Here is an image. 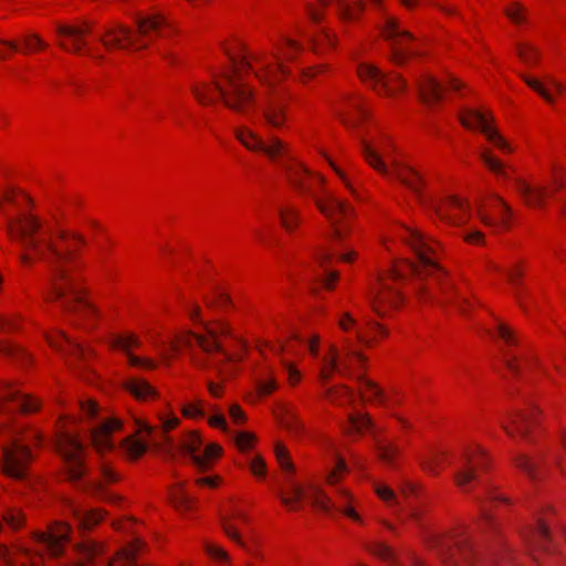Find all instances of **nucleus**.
<instances>
[{
	"instance_id": "obj_38",
	"label": "nucleus",
	"mask_w": 566,
	"mask_h": 566,
	"mask_svg": "<svg viewBox=\"0 0 566 566\" xmlns=\"http://www.w3.org/2000/svg\"><path fill=\"white\" fill-rule=\"evenodd\" d=\"M344 432L350 438L361 437L366 432H370L373 439L381 432L373 421V419L363 412H352L343 424Z\"/></svg>"
},
{
	"instance_id": "obj_54",
	"label": "nucleus",
	"mask_w": 566,
	"mask_h": 566,
	"mask_svg": "<svg viewBox=\"0 0 566 566\" xmlns=\"http://www.w3.org/2000/svg\"><path fill=\"white\" fill-rule=\"evenodd\" d=\"M503 14L515 27L522 28L528 23V10L518 1H509L503 7Z\"/></svg>"
},
{
	"instance_id": "obj_53",
	"label": "nucleus",
	"mask_w": 566,
	"mask_h": 566,
	"mask_svg": "<svg viewBox=\"0 0 566 566\" xmlns=\"http://www.w3.org/2000/svg\"><path fill=\"white\" fill-rule=\"evenodd\" d=\"M480 158L486 169L496 178L509 180L511 178V167L500 159L492 150L483 149Z\"/></svg>"
},
{
	"instance_id": "obj_29",
	"label": "nucleus",
	"mask_w": 566,
	"mask_h": 566,
	"mask_svg": "<svg viewBox=\"0 0 566 566\" xmlns=\"http://www.w3.org/2000/svg\"><path fill=\"white\" fill-rule=\"evenodd\" d=\"M71 526L64 522H54L49 525L46 532H33L32 538L36 544L45 548L53 557L63 554L65 545L69 542Z\"/></svg>"
},
{
	"instance_id": "obj_2",
	"label": "nucleus",
	"mask_w": 566,
	"mask_h": 566,
	"mask_svg": "<svg viewBox=\"0 0 566 566\" xmlns=\"http://www.w3.org/2000/svg\"><path fill=\"white\" fill-rule=\"evenodd\" d=\"M222 51L228 65L220 69L211 81L197 82L191 87L195 99L203 105L221 102L230 111L249 115L258 107V93L245 75L252 73L263 91L275 93L291 75L269 50L249 49L240 38L223 42Z\"/></svg>"
},
{
	"instance_id": "obj_40",
	"label": "nucleus",
	"mask_w": 566,
	"mask_h": 566,
	"mask_svg": "<svg viewBox=\"0 0 566 566\" xmlns=\"http://www.w3.org/2000/svg\"><path fill=\"white\" fill-rule=\"evenodd\" d=\"M108 347L112 350L122 352L129 363V356H136L134 350L142 348L143 340L139 334L134 331L113 333L108 338Z\"/></svg>"
},
{
	"instance_id": "obj_4",
	"label": "nucleus",
	"mask_w": 566,
	"mask_h": 566,
	"mask_svg": "<svg viewBox=\"0 0 566 566\" xmlns=\"http://www.w3.org/2000/svg\"><path fill=\"white\" fill-rule=\"evenodd\" d=\"M274 454L283 475L277 496L287 510L300 511L307 502L325 513L336 511L352 522L363 524L359 500L348 488L342 485L349 473V467L340 453L334 454V463L326 469L323 478L325 485L334 489L333 497L314 478H307L302 483L294 480L295 465L284 444L275 443Z\"/></svg>"
},
{
	"instance_id": "obj_59",
	"label": "nucleus",
	"mask_w": 566,
	"mask_h": 566,
	"mask_svg": "<svg viewBox=\"0 0 566 566\" xmlns=\"http://www.w3.org/2000/svg\"><path fill=\"white\" fill-rule=\"evenodd\" d=\"M159 432L161 434L163 442L168 447L174 449L175 442L170 438L169 432L175 430L180 424V419L174 415H159Z\"/></svg>"
},
{
	"instance_id": "obj_51",
	"label": "nucleus",
	"mask_w": 566,
	"mask_h": 566,
	"mask_svg": "<svg viewBox=\"0 0 566 566\" xmlns=\"http://www.w3.org/2000/svg\"><path fill=\"white\" fill-rule=\"evenodd\" d=\"M170 503L181 514L191 513L196 507V500L185 490L184 482L175 483L169 491Z\"/></svg>"
},
{
	"instance_id": "obj_56",
	"label": "nucleus",
	"mask_w": 566,
	"mask_h": 566,
	"mask_svg": "<svg viewBox=\"0 0 566 566\" xmlns=\"http://www.w3.org/2000/svg\"><path fill=\"white\" fill-rule=\"evenodd\" d=\"M203 551L208 558L217 566H231L232 558L229 552L212 541H206L203 543Z\"/></svg>"
},
{
	"instance_id": "obj_7",
	"label": "nucleus",
	"mask_w": 566,
	"mask_h": 566,
	"mask_svg": "<svg viewBox=\"0 0 566 566\" xmlns=\"http://www.w3.org/2000/svg\"><path fill=\"white\" fill-rule=\"evenodd\" d=\"M365 361L366 357L359 350L352 348L349 338L344 340L342 347L332 344L321 360L319 379L326 384L334 376H356L359 382L360 398L374 405L386 406L387 397L384 390L376 382L359 374Z\"/></svg>"
},
{
	"instance_id": "obj_6",
	"label": "nucleus",
	"mask_w": 566,
	"mask_h": 566,
	"mask_svg": "<svg viewBox=\"0 0 566 566\" xmlns=\"http://www.w3.org/2000/svg\"><path fill=\"white\" fill-rule=\"evenodd\" d=\"M284 169L290 181L313 199L317 210L329 223L333 238L336 241L346 240L356 219L354 206L327 189L323 175L310 170L303 164L292 163Z\"/></svg>"
},
{
	"instance_id": "obj_49",
	"label": "nucleus",
	"mask_w": 566,
	"mask_h": 566,
	"mask_svg": "<svg viewBox=\"0 0 566 566\" xmlns=\"http://www.w3.org/2000/svg\"><path fill=\"white\" fill-rule=\"evenodd\" d=\"M123 388L140 401L153 400L158 396L157 390L144 378L128 377L123 381Z\"/></svg>"
},
{
	"instance_id": "obj_64",
	"label": "nucleus",
	"mask_w": 566,
	"mask_h": 566,
	"mask_svg": "<svg viewBox=\"0 0 566 566\" xmlns=\"http://www.w3.org/2000/svg\"><path fill=\"white\" fill-rule=\"evenodd\" d=\"M462 229L461 238L463 242H465L469 245L474 247H484L486 243V237L485 233L481 230L475 228L472 222H470L468 226H464Z\"/></svg>"
},
{
	"instance_id": "obj_45",
	"label": "nucleus",
	"mask_w": 566,
	"mask_h": 566,
	"mask_svg": "<svg viewBox=\"0 0 566 566\" xmlns=\"http://www.w3.org/2000/svg\"><path fill=\"white\" fill-rule=\"evenodd\" d=\"M388 329L378 322L368 321L357 329V344L363 348H373L388 336Z\"/></svg>"
},
{
	"instance_id": "obj_10",
	"label": "nucleus",
	"mask_w": 566,
	"mask_h": 566,
	"mask_svg": "<svg viewBox=\"0 0 566 566\" xmlns=\"http://www.w3.org/2000/svg\"><path fill=\"white\" fill-rule=\"evenodd\" d=\"M376 11L381 13L380 35L387 42L389 60L398 65H405L410 59L419 54L418 40L408 30L402 28L399 17L385 11V0H365Z\"/></svg>"
},
{
	"instance_id": "obj_1",
	"label": "nucleus",
	"mask_w": 566,
	"mask_h": 566,
	"mask_svg": "<svg viewBox=\"0 0 566 566\" xmlns=\"http://www.w3.org/2000/svg\"><path fill=\"white\" fill-rule=\"evenodd\" d=\"M0 212L6 217V235L20 263L31 268L38 261L53 269L50 300H63L65 308L91 327V298L76 274L77 253L86 245L78 231L54 227L35 211L24 191L0 180Z\"/></svg>"
},
{
	"instance_id": "obj_19",
	"label": "nucleus",
	"mask_w": 566,
	"mask_h": 566,
	"mask_svg": "<svg viewBox=\"0 0 566 566\" xmlns=\"http://www.w3.org/2000/svg\"><path fill=\"white\" fill-rule=\"evenodd\" d=\"M91 33V25L86 21L59 22L55 24L57 46L72 54L88 56L94 60H102L90 45L87 36Z\"/></svg>"
},
{
	"instance_id": "obj_23",
	"label": "nucleus",
	"mask_w": 566,
	"mask_h": 566,
	"mask_svg": "<svg viewBox=\"0 0 566 566\" xmlns=\"http://www.w3.org/2000/svg\"><path fill=\"white\" fill-rule=\"evenodd\" d=\"M489 465L490 458L485 449L478 443L469 444L463 451L461 467L454 473V484L462 491H468L479 474L486 471Z\"/></svg>"
},
{
	"instance_id": "obj_31",
	"label": "nucleus",
	"mask_w": 566,
	"mask_h": 566,
	"mask_svg": "<svg viewBox=\"0 0 566 566\" xmlns=\"http://www.w3.org/2000/svg\"><path fill=\"white\" fill-rule=\"evenodd\" d=\"M282 83L275 93L263 91L265 103L261 108L265 124L274 129H282L289 120V104L281 97Z\"/></svg>"
},
{
	"instance_id": "obj_26",
	"label": "nucleus",
	"mask_w": 566,
	"mask_h": 566,
	"mask_svg": "<svg viewBox=\"0 0 566 566\" xmlns=\"http://www.w3.org/2000/svg\"><path fill=\"white\" fill-rule=\"evenodd\" d=\"M229 512L222 517L224 534L249 554H255L249 515L241 507H232Z\"/></svg>"
},
{
	"instance_id": "obj_52",
	"label": "nucleus",
	"mask_w": 566,
	"mask_h": 566,
	"mask_svg": "<svg viewBox=\"0 0 566 566\" xmlns=\"http://www.w3.org/2000/svg\"><path fill=\"white\" fill-rule=\"evenodd\" d=\"M449 461V453L446 449H431L420 461L421 468L431 475H437Z\"/></svg>"
},
{
	"instance_id": "obj_60",
	"label": "nucleus",
	"mask_w": 566,
	"mask_h": 566,
	"mask_svg": "<svg viewBox=\"0 0 566 566\" xmlns=\"http://www.w3.org/2000/svg\"><path fill=\"white\" fill-rule=\"evenodd\" d=\"M365 549L379 559L397 565V556L394 548L384 542H369L365 544Z\"/></svg>"
},
{
	"instance_id": "obj_27",
	"label": "nucleus",
	"mask_w": 566,
	"mask_h": 566,
	"mask_svg": "<svg viewBox=\"0 0 566 566\" xmlns=\"http://www.w3.org/2000/svg\"><path fill=\"white\" fill-rule=\"evenodd\" d=\"M541 411L536 406H527L509 413L501 420L503 431L512 439L528 441L535 429Z\"/></svg>"
},
{
	"instance_id": "obj_61",
	"label": "nucleus",
	"mask_w": 566,
	"mask_h": 566,
	"mask_svg": "<svg viewBox=\"0 0 566 566\" xmlns=\"http://www.w3.org/2000/svg\"><path fill=\"white\" fill-rule=\"evenodd\" d=\"M518 59L527 66H535L541 61L539 49L530 42H520L516 45Z\"/></svg>"
},
{
	"instance_id": "obj_36",
	"label": "nucleus",
	"mask_w": 566,
	"mask_h": 566,
	"mask_svg": "<svg viewBox=\"0 0 566 566\" xmlns=\"http://www.w3.org/2000/svg\"><path fill=\"white\" fill-rule=\"evenodd\" d=\"M123 422L116 418H109L94 428L91 433L92 444L97 452L103 453L114 448L113 434L122 430Z\"/></svg>"
},
{
	"instance_id": "obj_5",
	"label": "nucleus",
	"mask_w": 566,
	"mask_h": 566,
	"mask_svg": "<svg viewBox=\"0 0 566 566\" xmlns=\"http://www.w3.org/2000/svg\"><path fill=\"white\" fill-rule=\"evenodd\" d=\"M196 343L201 354L193 356L195 367L214 369L222 380H230L238 373L249 352L248 343L237 335L231 325L222 319L202 323L201 331H179L171 344L177 352L180 347H190Z\"/></svg>"
},
{
	"instance_id": "obj_46",
	"label": "nucleus",
	"mask_w": 566,
	"mask_h": 566,
	"mask_svg": "<svg viewBox=\"0 0 566 566\" xmlns=\"http://www.w3.org/2000/svg\"><path fill=\"white\" fill-rule=\"evenodd\" d=\"M375 455L385 467L396 469L399 463L401 450L396 441L380 439L375 436Z\"/></svg>"
},
{
	"instance_id": "obj_17",
	"label": "nucleus",
	"mask_w": 566,
	"mask_h": 566,
	"mask_svg": "<svg viewBox=\"0 0 566 566\" xmlns=\"http://www.w3.org/2000/svg\"><path fill=\"white\" fill-rule=\"evenodd\" d=\"M41 441V433L35 430H30L24 437L15 439L10 446H4L2 448L3 473L13 479H24L32 461V454L27 442L39 446Z\"/></svg>"
},
{
	"instance_id": "obj_28",
	"label": "nucleus",
	"mask_w": 566,
	"mask_h": 566,
	"mask_svg": "<svg viewBox=\"0 0 566 566\" xmlns=\"http://www.w3.org/2000/svg\"><path fill=\"white\" fill-rule=\"evenodd\" d=\"M41 402L38 398L23 394L15 384L0 382V412L20 411L22 413L35 412Z\"/></svg>"
},
{
	"instance_id": "obj_25",
	"label": "nucleus",
	"mask_w": 566,
	"mask_h": 566,
	"mask_svg": "<svg viewBox=\"0 0 566 566\" xmlns=\"http://www.w3.org/2000/svg\"><path fill=\"white\" fill-rule=\"evenodd\" d=\"M56 447L66 462L70 476L74 480L82 478L85 473L83 462L84 448L77 433L61 424Z\"/></svg>"
},
{
	"instance_id": "obj_35",
	"label": "nucleus",
	"mask_w": 566,
	"mask_h": 566,
	"mask_svg": "<svg viewBox=\"0 0 566 566\" xmlns=\"http://www.w3.org/2000/svg\"><path fill=\"white\" fill-rule=\"evenodd\" d=\"M176 337V335L174 336ZM175 338L171 339L168 349L167 345L161 342L154 345V349L157 352L159 359H155L153 357H142V356H129V363L128 366L133 368H142L145 370H155L158 368L159 364H163L165 366H170L171 360L174 356L179 353V350L182 348L180 347L177 352H175L171 347V344Z\"/></svg>"
},
{
	"instance_id": "obj_22",
	"label": "nucleus",
	"mask_w": 566,
	"mask_h": 566,
	"mask_svg": "<svg viewBox=\"0 0 566 566\" xmlns=\"http://www.w3.org/2000/svg\"><path fill=\"white\" fill-rule=\"evenodd\" d=\"M476 219L495 231L511 228L513 213L509 203L499 195H488L475 202Z\"/></svg>"
},
{
	"instance_id": "obj_15",
	"label": "nucleus",
	"mask_w": 566,
	"mask_h": 566,
	"mask_svg": "<svg viewBox=\"0 0 566 566\" xmlns=\"http://www.w3.org/2000/svg\"><path fill=\"white\" fill-rule=\"evenodd\" d=\"M429 202L423 209L446 226L463 228L476 218L475 208L473 209L465 198L457 195L441 198L434 192Z\"/></svg>"
},
{
	"instance_id": "obj_24",
	"label": "nucleus",
	"mask_w": 566,
	"mask_h": 566,
	"mask_svg": "<svg viewBox=\"0 0 566 566\" xmlns=\"http://www.w3.org/2000/svg\"><path fill=\"white\" fill-rule=\"evenodd\" d=\"M174 448L188 453L199 471L209 470L222 454V448L218 443L212 442L203 447V440L196 430L184 433L179 444L175 443Z\"/></svg>"
},
{
	"instance_id": "obj_21",
	"label": "nucleus",
	"mask_w": 566,
	"mask_h": 566,
	"mask_svg": "<svg viewBox=\"0 0 566 566\" xmlns=\"http://www.w3.org/2000/svg\"><path fill=\"white\" fill-rule=\"evenodd\" d=\"M388 174H381L382 177L400 182L409 189L420 207L428 206L429 200L436 191H428L427 184L421 171L407 161L403 157L392 161L388 168Z\"/></svg>"
},
{
	"instance_id": "obj_55",
	"label": "nucleus",
	"mask_w": 566,
	"mask_h": 566,
	"mask_svg": "<svg viewBox=\"0 0 566 566\" xmlns=\"http://www.w3.org/2000/svg\"><path fill=\"white\" fill-rule=\"evenodd\" d=\"M325 399L335 406H346L355 402L356 396L347 386L328 387L324 394Z\"/></svg>"
},
{
	"instance_id": "obj_34",
	"label": "nucleus",
	"mask_w": 566,
	"mask_h": 566,
	"mask_svg": "<svg viewBox=\"0 0 566 566\" xmlns=\"http://www.w3.org/2000/svg\"><path fill=\"white\" fill-rule=\"evenodd\" d=\"M155 430V427L147 422L136 420V432L127 437L120 444V450L125 458L130 461H136L142 458L147 451V442L137 438V434L149 437Z\"/></svg>"
},
{
	"instance_id": "obj_33",
	"label": "nucleus",
	"mask_w": 566,
	"mask_h": 566,
	"mask_svg": "<svg viewBox=\"0 0 566 566\" xmlns=\"http://www.w3.org/2000/svg\"><path fill=\"white\" fill-rule=\"evenodd\" d=\"M0 556L9 566H44L42 552L25 544H17L12 547L0 545Z\"/></svg>"
},
{
	"instance_id": "obj_57",
	"label": "nucleus",
	"mask_w": 566,
	"mask_h": 566,
	"mask_svg": "<svg viewBox=\"0 0 566 566\" xmlns=\"http://www.w3.org/2000/svg\"><path fill=\"white\" fill-rule=\"evenodd\" d=\"M0 357L21 363H31L32 356L21 346L12 343L9 339L0 338Z\"/></svg>"
},
{
	"instance_id": "obj_39",
	"label": "nucleus",
	"mask_w": 566,
	"mask_h": 566,
	"mask_svg": "<svg viewBox=\"0 0 566 566\" xmlns=\"http://www.w3.org/2000/svg\"><path fill=\"white\" fill-rule=\"evenodd\" d=\"M273 413L280 426L290 434L301 437L304 433L305 426L294 407L285 403H279L274 408Z\"/></svg>"
},
{
	"instance_id": "obj_14",
	"label": "nucleus",
	"mask_w": 566,
	"mask_h": 566,
	"mask_svg": "<svg viewBox=\"0 0 566 566\" xmlns=\"http://www.w3.org/2000/svg\"><path fill=\"white\" fill-rule=\"evenodd\" d=\"M566 184V168L553 165L546 185L531 184L524 178H515L513 186L522 201L530 208L543 209L547 199L560 191Z\"/></svg>"
},
{
	"instance_id": "obj_20",
	"label": "nucleus",
	"mask_w": 566,
	"mask_h": 566,
	"mask_svg": "<svg viewBox=\"0 0 566 566\" xmlns=\"http://www.w3.org/2000/svg\"><path fill=\"white\" fill-rule=\"evenodd\" d=\"M233 134L238 143L247 150L264 155L273 163L287 155L289 145L276 135H270L268 139H264L258 132L247 125L237 126Z\"/></svg>"
},
{
	"instance_id": "obj_8",
	"label": "nucleus",
	"mask_w": 566,
	"mask_h": 566,
	"mask_svg": "<svg viewBox=\"0 0 566 566\" xmlns=\"http://www.w3.org/2000/svg\"><path fill=\"white\" fill-rule=\"evenodd\" d=\"M136 25L137 32L120 23L108 25L101 36L103 46L107 51H139L147 48L154 38H166L174 33L167 19L157 12L139 14Z\"/></svg>"
},
{
	"instance_id": "obj_41",
	"label": "nucleus",
	"mask_w": 566,
	"mask_h": 566,
	"mask_svg": "<svg viewBox=\"0 0 566 566\" xmlns=\"http://www.w3.org/2000/svg\"><path fill=\"white\" fill-rule=\"evenodd\" d=\"M524 82L530 88L536 92L548 104L554 105L556 97L565 93V86L555 78L548 77L545 81H539L531 76H523Z\"/></svg>"
},
{
	"instance_id": "obj_16",
	"label": "nucleus",
	"mask_w": 566,
	"mask_h": 566,
	"mask_svg": "<svg viewBox=\"0 0 566 566\" xmlns=\"http://www.w3.org/2000/svg\"><path fill=\"white\" fill-rule=\"evenodd\" d=\"M463 127L480 132L501 154L513 155L515 146L499 130L495 117L489 109L463 108L459 114Z\"/></svg>"
},
{
	"instance_id": "obj_48",
	"label": "nucleus",
	"mask_w": 566,
	"mask_h": 566,
	"mask_svg": "<svg viewBox=\"0 0 566 566\" xmlns=\"http://www.w3.org/2000/svg\"><path fill=\"white\" fill-rule=\"evenodd\" d=\"M254 382L255 392L260 399L271 396L279 388L275 370L268 365L258 368Z\"/></svg>"
},
{
	"instance_id": "obj_58",
	"label": "nucleus",
	"mask_w": 566,
	"mask_h": 566,
	"mask_svg": "<svg viewBox=\"0 0 566 566\" xmlns=\"http://www.w3.org/2000/svg\"><path fill=\"white\" fill-rule=\"evenodd\" d=\"M279 216H280L281 226L287 232L295 231L301 223L300 210L291 203L282 205L279 208Z\"/></svg>"
},
{
	"instance_id": "obj_3",
	"label": "nucleus",
	"mask_w": 566,
	"mask_h": 566,
	"mask_svg": "<svg viewBox=\"0 0 566 566\" xmlns=\"http://www.w3.org/2000/svg\"><path fill=\"white\" fill-rule=\"evenodd\" d=\"M391 235L406 244L417 255L418 262L400 261L395 263L388 273L379 274L370 290L373 311L378 316H387L402 305L403 297L399 284L409 273L431 276L428 284L420 291L419 296L422 302H434L440 305L457 304L465 311L461 305L462 302H467L465 296L440 265L441 244L405 224L395 226Z\"/></svg>"
},
{
	"instance_id": "obj_42",
	"label": "nucleus",
	"mask_w": 566,
	"mask_h": 566,
	"mask_svg": "<svg viewBox=\"0 0 566 566\" xmlns=\"http://www.w3.org/2000/svg\"><path fill=\"white\" fill-rule=\"evenodd\" d=\"M310 49L317 55L327 54L338 45L337 34L329 28L317 27L308 36Z\"/></svg>"
},
{
	"instance_id": "obj_11",
	"label": "nucleus",
	"mask_w": 566,
	"mask_h": 566,
	"mask_svg": "<svg viewBox=\"0 0 566 566\" xmlns=\"http://www.w3.org/2000/svg\"><path fill=\"white\" fill-rule=\"evenodd\" d=\"M499 337L509 346L517 347L516 350L509 349L504 354L507 369L515 376L533 381L542 376H547L537 354L526 345L520 343L516 332L509 325L501 323L497 326Z\"/></svg>"
},
{
	"instance_id": "obj_43",
	"label": "nucleus",
	"mask_w": 566,
	"mask_h": 566,
	"mask_svg": "<svg viewBox=\"0 0 566 566\" xmlns=\"http://www.w3.org/2000/svg\"><path fill=\"white\" fill-rule=\"evenodd\" d=\"M105 552V545L92 539H85L76 545V560L70 566H98Z\"/></svg>"
},
{
	"instance_id": "obj_62",
	"label": "nucleus",
	"mask_w": 566,
	"mask_h": 566,
	"mask_svg": "<svg viewBox=\"0 0 566 566\" xmlns=\"http://www.w3.org/2000/svg\"><path fill=\"white\" fill-rule=\"evenodd\" d=\"M206 407L207 405L202 399L189 400L181 405L180 413L184 418L190 420L205 419L207 415Z\"/></svg>"
},
{
	"instance_id": "obj_9",
	"label": "nucleus",
	"mask_w": 566,
	"mask_h": 566,
	"mask_svg": "<svg viewBox=\"0 0 566 566\" xmlns=\"http://www.w3.org/2000/svg\"><path fill=\"white\" fill-rule=\"evenodd\" d=\"M423 542L428 548L437 552L446 566H473L479 560V554L464 526H458L446 534L427 532Z\"/></svg>"
},
{
	"instance_id": "obj_18",
	"label": "nucleus",
	"mask_w": 566,
	"mask_h": 566,
	"mask_svg": "<svg viewBox=\"0 0 566 566\" xmlns=\"http://www.w3.org/2000/svg\"><path fill=\"white\" fill-rule=\"evenodd\" d=\"M359 81L378 96L395 98L407 88V83L398 73H384L377 65L361 62L356 70Z\"/></svg>"
},
{
	"instance_id": "obj_12",
	"label": "nucleus",
	"mask_w": 566,
	"mask_h": 566,
	"mask_svg": "<svg viewBox=\"0 0 566 566\" xmlns=\"http://www.w3.org/2000/svg\"><path fill=\"white\" fill-rule=\"evenodd\" d=\"M361 154L365 161L379 175L388 174L392 161L402 156L398 153L392 138L377 125L360 138Z\"/></svg>"
},
{
	"instance_id": "obj_13",
	"label": "nucleus",
	"mask_w": 566,
	"mask_h": 566,
	"mask_svg": "<svg viewBox=\"0 0 566 566\" xmlns=\"http://www.w3.org/2000/svg\"><path fill=\"white\" fill-rule=\"evenodd\" d=\"M333 112L342 125L358 138L377 126L371 122L366 98L357 92L343 93L334 104Z\"/></svg>"
},
{
	"instance_id": "obj_32",
	"label": "nucleus",
	"mask_w": 566,
	"mask_h": 566,
	"mask_svg": "<svg viewBox=\"0 0 566 566\" xmlns=\"http://www.w3.org/2000/svg\"><path fill=\"white\" fill-rule=\"evenodd\" d=\"M44 338L52 349L83 363L90 361L94 356L93 349L73 342L61 331L54 329L45 332Z\"/></svg>"
},
{
	"instance_id": "obj_50",
	"label": "nucleus",
	"mask_w": 566,
	"mask_h": 566,
	"mask_svg": "<svg viewBox=\"0 0 566 566\" xmlns=\"http://www.w3.org/2000/svg\"><path fill=\"white\" fill-rule=\"evenodd\" d=\"M70 512L76 521L78 530L84 532L91 531L93 527L99 524L105 516L104 510L92 509L84 511L74 504L70 505Z\"/></svg>"
},
{
	"instance_id": "obj_47",
	"label": "nucleus",
	"mask_w": 566,
	"mask_h": 566,
	"mask_svg": "<svg viewBox=\"0 0 566 566\" xmlns=\"http://www.w3.org/2000/svg\"><path fill=\"white\" fill-rule=\"evenodd\" d=\"M523 537L531 551L549 552L551 536L547 525L543 520H538L534 527L527 528Z\"/></svg>"
},
{
	"instance_id": "obj_37",
	"label": "nucleus",
	"mask_w": 566,
	"mask_h": 566,
	"mask_svg": "<svg viewBox=\"0 0 566 566\" xmlns=\"http://www.w3.org/2000/svg\"><path fill=\"white\" fill-rule=\"evenodd\" d=\"M249 49H263L273 52L279 63H281L289 70L290 67L285 65L283 61H285L286 63H294L298 59V56L304 52L303 44L300 41L292 39L291 36L282 38L281 41L274 48L249 46Z\"/></svg>"
},
{
	"instance_id": "obj_44",
	"label": "nucleus",
	"mask_w": 566,
	"mask_h": 566,
	"mask_svg": "<svg viewBox=\"0 0 566 566\" xmlns=\"http://www.w3.org/2000/svg\"><path fill=\"white\" fill-rule=\"evenodd\" d=\"M367 10L365 0H339L335 14L343 24L358 23Z\"/></svg>"
},
{
	"instance_id": "obj_30",
	"label": "nucleus",
	"mask_w": 566,
	"mask_h": 566,
	"mask_svg": "<svg viewBox=\"0 0 566 566\" xmlns=\"http://www.w3.org/2000/svg\"><path fill=\"white\" fill-rule=\"evenodd\" d=\"M419 92L422 101L428 105H434L443 98L444 91H450L462 94L465 88L464 83L453 75L448 76L444 85H441L430 75H422L418 83Z\"/></svg>"
},
{
	"instance_id": "obj_63",
	"label": "nucleus",
	"mask_w": 566,
	"mask_h": 566,
	"mask_svg": "<svg viewBox=\"0 0 566 566\" xmlns=\"http://www.w3.org/2000/svg\"><path fill=\"white\" fill-rule=\"evenodd\" d=\"M526 272V261L516 259L512 261L504 270V275L510 284L518 286Z\"/></svg>"
}]
</instances>
